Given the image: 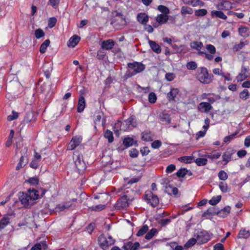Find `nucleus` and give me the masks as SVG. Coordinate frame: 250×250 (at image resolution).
Instances as JSON below:
<instances>
[{
  "label": "nucleus",
  "mask_w": 250,
  "mask_h": 250,
  "mask_svg": "<svg viewBox=\"0 0 250 250\" xmlns=\"http://www.w3.org/2000/svg\"><path fill=\"white\" fill-rule=\"evenodd\" d=\"M238 133V131H236L231 135L226 136L224 139V141L226 143H229L230 141L235 138V136Z\"/></svg>",
  "instance_id": "nucleus-53"
},
{
  "label": "nucleus",
  "mask_w": 250,
  "mask_h": 250,
  "mask_svg": "<svg viewBox=\"0 0 250 250\" xmlns=\"http://www.w3.org/2000/svg\"><path fill=\"white\" fill-rule=\"evenodd\" d=\"M158 233V230L156 229L152 228L145 235V239L150 240Z\"/></svg>",
  "instance_id": "nucleus-36"
},
{
  "label": "nucleus",
  "mask_w": 250,
  "mask_h": 250,
  "mask_svg": "<svg viewBox=\"0 0 250 250\" xmlns=\"http://www.w3.org/2000/svg\"><path fill=\"white\" fill-rule=\"evenodd\" d=\"M194 157L193 156H185L179 157L178 160L185 164H190L193 162Z\"/></svg>",
  "instance_id": "nucleus-28"
},
{
  "label": "nucleus",
  "mask_w": 250,
  "mask_h": 250,
  "mask_svg": "<svg viewBox=\"0 0 250 250\" xmlns=\"http://www.w3.org/2000/svg\"><path fill=\"white\" fill-rule=\"evenodd\" d=\"M218 176L220 180L222 181L226 180L228 178L227 173L223 170H220L218 173Z\"/></svg>",
  "instance_id": "nucleus-49"
},
{
  "label": "nucleus",
  "mask_w": 250,
  "mask_h": 250,
  "mask_svg": "<svg viewBox=\"0 0 250 250\" xmlns=\"http://www.w3.org/2000/svg\"><path fill=\"white\" fill-rule=\"evenodd\" d=\"M18 197L19 201L21 202V204L25 208H28L32 205V203H30V201L31 200L30 199H29V197L27 193L19 192L18 193Z\"/></svg>",
  "instance_id": "nucleus-9"
},
{
  "label": "nucleus",
  "mask_w": 250,
  "mask_h": 250,
  "mask_svg": "<svg viewBox=\"0 0 250 250\" xmlns=\"http://www.w3.org/2000/svg\"><path fill=\"white\" fill-rule=\"evenodd\" d=\"M250 236V232L247 230L245 229H241L238 235L239 238L247 239Z\"/></svg>",
  "instance_id": "nucleus-31"
},
{
  "label": "nucleus",
  "mask_w": 250,
  "mask_h": 250,
  "mask_svg": "<svg viewBox=\"0 0 250 250\" xmlns=\"http://www.w3.org/2000/svg\"><path fill=\"white\" fill-rule=\"evenodd\" d=\"M82 140L83 138L81 136H75L73 137L67 146V150H74L81 144Z\"/></svg>",
  "instance_id": "nucleus-10"
},
{
  "label": "nucleus",
  "mask_w": 250,
  "mask_h": 250,
  "mask_svg": "<svg viewBox=\"0 0 250 250\" xmlns=\"http://www.w3.org/2000/svg\"><path fill=\"white\" fill-rule=\"evenodd\" d=\"M219 187L221 191L223 193L227 192L228 190V185L223 182L219 183Z\"/></svg>",
  "instance_id": "nucleus-56"
},
{
  "label": "nucleus",
  "mask_w": 250,
  "mask_h": 250,
  "mask_svg": "<svg viewBox=\"0 0 250 250\" xmlns=\"http://www.w3.org/2000/svg\"><path fill=\"white\" fill-rule=\"evenodd\" d=\"M131 203V202L128 201V199L123 195L118 199L114 205V208L117 210L123 209L128 207Z\"/></svg>",
  "instance_id": "nucleus-8"
},
{
  "label": "nucleus",
  "mask_w": 250,
  "mask_h": 250,
  "mask_svg": "<svg viewBox=\"0 0 250 250\" xmlns=\"http://www.w3.org/2000/svg\"><path fill=\"white\" fill-rule=\"evenodd\" d=\"M50 41L49 39L46 40L40 46V52L43 54L46 52L47 47L49 45Z\"/></svg>",
  "instance_id": "nucleus-35"
},
{
  "label": "nucleus",
  "mask_w": 250,
  "mask_h": 250,
  "mask_svg": "<svg viewBox=\"0 0 250 250\" xmlns=\"http://www.w3.org/2000/svg\"><path fill=\"white\" fill-rule=\"evenodd\" d=\"M45 35V33L42 29L38 28L35 31V36L36 39H39Z\"/></svg>",
  "instance_id": "nucleus-48"
},
{
  "label": "nucleus",
  "mask_w": 250,
  "mask_h": 250,
  "mask_svg": "<svg viewBox=\"0 0 250 250\" xmlns=\"http://www.w3.org/2000/svg\"><path fill=\"white\" fill-rule=\"evenodd\" d=\"M157 9L162 13V14L168 15L170 12L167 7L163 5H159Z\"/></svg>",
  "instance_id": "nucleus-44"
},
{
  "label": "nucleus",
  "mask_w": 250,
  "mask_h": 250,
  "mask_svg": "<svg viewBox=\"0 0 250 250\" xmlns=\"http://www.w3.org/2000/svg\"><path fill=\"white\" fill-rule=\"evenodd\" d=\"M210 15L212 18H219L223 20H226L227 19V16L221 11H211Z\"/></svg>",
  "instance_id": "nucleus-25"
},
{
  "label": "nucleus",
  "mask_w": 250,
  "mask_h": 250,
  "mask_svg": "<svg viewBox=\"0 0 250 250\" xmlns=\"http://www.w3.org/2000/svg\"><path fill=\"white\" fill-rule=\"evenodd\" d=\"M162 142L160 140H155L153 141L151 144V147L154 149H157L159 148L160 147L162 146Z\"/></svg>",
  "instance_id": "nucleus-60"
},
{
  "label": "nucleus",
  "mask_w": 250,
  "mask_h": 250,
  "mask_svg": "<svg viewBox=\"0 0 250 250\" xmlns=\"http://www.w3.org/2000/svg\"><path fill=\"white\" fill-rule=\"evenodd\" d=\"M148 230V226L146 225H143L142 227L138 230L136 235L138 237L143 236L147 232Z\"/></svg>",
  "instance_id": "nucleus-41"
},
{
  "label": "nucleus",
  "mask_w": 250,
  "mask_h": 250,
  "mask_svg": "<svg viewBox=\"0 0 250 250\" xmlns=\"http://www.w3.org/2000/svg\"><path fill=\"white\" fill-rule=\"evenodd\" d=\"M179 92V89L171 88L170 91L167 94V98L169 102L174 101L175 98Z\"/></svg>",
  "instance_id": "nucleus-18"
},
{
  "label": "nucleus",
  "mask_w": 250,
  "mask_h": 250,
  "mask_svg": "<svg viewBox=\"0 0 250 250\" xmlns=\"http://www.w3.org/2000/svg\"><path fill=\"white\" fill-rule=\"evenodd\" d=\"M86 105V102L83 96H81L78 100V104L77 106V112L79 113L82 112Z\"/></svg>",
  "instance_id": "nucleus-19"
},
{
  "label": "nucleus",
  "mask_w": 250,
  "mask_h": 250,
  "mask_svg": "<svg viewBox=\"0 0 250 250\" xmlns=\"http://www.w3.org/2000/svg\"><path fill=\"white\" fill-rule=\"evenodd\" d=\"M221 198L222 197L221 195L213 196L210 200H209L208 203L211 205H216L221 201Z\"/></svg>",
  "instance_id": "nucleus-40"
},
{
  "label": "nucleus",
  "mask_w": 250,
  "mask_h": 250,
  "mask_svg": "<svg viewBox=\"0 0 250 250\" xmlns=\"http://www.w3.org/2000/svg\"><path fill=\"white\" fill-rule=\"evenodd\" d=\"M208 160L206 158H198L195 160V163L198 166H204L207 165Z\"/></svg>",
  "instance_id": "nucleus-38"
},
{
  "label": "nucleus",
  "mask_w": 250,
  "mask_h": 250,
  "mask_svg": "<svg viewBox=\"0 0 250 250\" xmlns=\"http://www.w3.org/2000/svg\"><path fill=\"white\" fill-rule=\"evenodd\" d=\"M112 15L113 18L112 19L111 24L114 26L117 25V24L116 23V21H118V19H117V17L120 19L121 22H125V17L121 12L115 10L112 12Z\"/></svg>",
  "instance_id": "nucleus-14"
},
{
  "label": "nucleus",
  "mask_w": 250,
  "mask_h": 250,
  "mask_svg": "<svg viewBox=\"0 0 250 250\" xmlns=\"http://www.w3.org/2000/svg\"><path fill=\"white\" fill-rule=\"evenodd\" d=\"M250 95V94L249 91L247 89H245L240 93L239 97L240 99L246 100L249 98Z\"/></svg>",
  "instance_id": "nucleus-47"
},
{
  "label": "nucleus",
  "mask_w": 250,
  "mask_h": 250,
  "mask_svg": "<svg viewBox=\"0 0 250 250\" xmlns=\"http://www.w3.org/2000/svg\"><path fill=\"white\" fill-rule=\"evenodd\" d=\"M57 22V19L55 17L50 18L48 20V26L51 28L54 27Z\"/></svg>",
  "instance_id": "nucleus-61"
},
{
  "label": "nucleus",
  "mask_w": 250,
  "mask_h": 250,
  "mask_svg": "<svg viewBox=\"0 0 250 250\" xmlns=\"http://www.w3.org/2000/svg\"><path fill=\"white\" fill-rule=\"evenodd\" d=\"M123 148L119 147L118 149L124 150L129 147L134 146H138L137 141L134 140L132 137L127 136L124 138L123 140Z\"/></svg>",
  "instance_id": "nucleus-12"
},
{
  "label": "nucleus",
  "mask_w": 250,
  "mask_h": 250,
  "mask_svg": "<svg viewBox=\"0 0 250 250\" xmlns=\"http://www.w3.org/2000/svg\"><path fill=\"white\" fill-rule=\"evenodd\" d=\"M212 108V106L209 103L207 102H201L198 106L197 109L198 111L202 113H207L209 112Z\"/></svg>",
  "instance_id": "nucleus-15"
},
{
  "label": "nucleus",
  "mask_w": 250,
  "mask_h": 250,
  "mask_svg": "<svg viewBox=\"0 0 250 250\" xmlns=\"http://www.w3.org/2000/svg\"><path fill=\"white\" fill-rule=\"evenodd\" d=\"M172 47L177 52L181 53L185 48V46L184 45H180V46H178L177 44H174L172 45Z\"/></svg>",
  "instance_id": "nucleus-63"
},
{
  "label": "nucleus",
  "mask_w": 250,
  "mask_h": 250,
  "mask_svg": "<svg viewBox=\"0 0 250 250\" xmlns=\"http://www.w3.org/2000/svg\"><path fill=\"white\" fill-rule=\"evenodd\" d=\"M27 182L32 186H36L39 184V180L37 177H32L27 180Z\"/></svg>",
  "instance_id": "nucleus-62"
},
{
  "label": "nucleus",
  "mask_w": 250,
  "mask_h": 250,
  "mask_svg": "<svg viewBox=\"0 0 250 250\" xmlns=\"http://www.w3.org/2000/svg\"><path fill=\"white\" fill-rule=\"evenodd\" d=\"M98 243L100 248L103 250H108L109 247L114 244L115 240L110 235L107 238L103 233L98 238Z\"/></svg>",
  "instance_id": "nucleus-3"
},
{
  "label": "nucleus",
  "mask_w": 250,
  "mask_h": 250,
  "mask_svg": "<svg viewBox=\"0 0 250 250\" xmlns=\"http://www.w3.org/2000/svg\"><path fill=\"white\" fill-rule=\"evenodd\" d=\"M137 20L142 25H146L148 21L149 17L145 13H140L137 15Z\"/></svg>",
  "instance_id": "nucleus-17"
},
{
  "label": "nucleus",
  "mask_w": 250,
  "mask_h": 250,
  "mask_svg": "<svg viewBox=\"0 0 250 250\" xmlns=\"http://www.w3.org/2000/svg\"><path fill=\"white\" fill-rule=\"evenodd\" d=\"M236 152V150L231 148H228L222 155V160L224 162V165H226L231 160L232 156Z\"/></svg>",
  "instance_id": "nucleus-13"
},
{
  "label": "nucleus",
  "mask_w": 250,
  "mask_h": 250,
  "mask_svg": "<svg viewBox=\"0 0 250 250\" xmlns=\"http://www.w3.org/2000/svg\"><path fill=\"white\" fill-rule=\"evenodd\" d=\"M127 185L119 189L118 192L123 191V196L128 199V201L132 202L137 195V191L130 187H127Z\"/></svg>",
  "instance_id": "nucleus-6"
},
{
  "label": "nucleus",
  "mask_w": 250,
  "mask_h": 250,
  "mask_svg": "<svg viewBox=\"0 0 250 250\" xmlns=\"http://www.w3.org/2000/svg\"><path fill=\"white\" fill-rule=\"evenodd\" d=\"M221 154L220 152H217L213 154H208L206 155L205 157L207 158L211 159V160H214V159H218L220 158L221 156Z\"/></svg>",
  "instance_id": "nucleus-58"
},
{
  "label": "nucleus",
  "mask_w": 250,
  "mask_h": 250,
  "mask_svg": "<svg viewBox=\"0 0 250 250\" xmlns=\"http://www.w3.org/2000/svg\"><path fill=\"white\" fill-rule=\"evenodd\" d=\"M160 118L162 122H165L166 124H169L171 122V118L169 114L162 112L160 115Z\"/></svg>",
  "instance_id": "nucleus-29"
},
{
  "label": "nucleus",
  "mask_w": 250,
  "mask_h": 250,
  "mask_svg": "<svg viewBox=\"0 0 250 250\" xmlns=\"http://www.w3.org/2000/svg\"><path fill=\"white\" fill-rule=\"evenodd\" d=\"M230 212V207L229 206L225 207L223 209H218L217 215L220 217L225 218L227 217Z\"/></svg>",
  "instance_id": "nucleus-22"
},
{
  "label": "nucleus",
  "mask_w": 250,
  "mask_h": 250,
  "mask_svg": "<svg viewBox=\"0 0 250 250\" xmlns=\"http://www.w3.org/2000/svg\"><path fill=\"white\" fill-rule=\"evenodd\" d=\"M144 200L153 208L157 207L159 204V199L157 195L153 194L150 190H146L144 195Z\"/></svg>",
  "instance_id": "nucleus-5"
},
{
  "label": "nucleus",
  "mask_w": 250,
  "mask_h": 250,
  "mask_svg": "<svg viewBox=\"0 0 250 250\" xmlns=\"http://www.w3.org/2000/svg\"><path fill=\"white\" fill-rule=\"evenodd\" d=\"M197 241V238H191L185 244V247L186 248L191 247L194 246Z\"/></svg>",
  "instance_id": "nucleus-46"
},
{
  "label": "nucleus",
  "mask_w": 250,
  "mask_h": 250,
  "mask_svg": "<svg viewBox=\"0 0 250 250\" xmlns=\"http://www.w3.org/2000/svg\"><path fill=\"white\" fill-rule=\"evenodd\" d=\"M149 45L153 52L157 54H160L161 52V48L155 41L149 40L148 41Z\"/></svg>",
  "instance_id": "nucleus-24"
},
{
  "label": "nucleus",
  "mask_w": 250,
  "mask_h": 250,
  "mask_svg": "<svg viewBox=\"0 0 250 250\" xmlns=\"http://www.w3.org/2000/svg\"><path fill=\"white\" fill-rule=\"evenodd\" d=\"M106 55V52L102 48H101L97 51L96 58L100 61H103L104 60Z\"/></svg>",
  "instance_id": "nucleus-32"
},
{
  "label": "nucleus",
  "mask_w": 250,
  "mask_h": 250,
  "mask_svg": "<svg viewBox=\"0 0 250 250\" xmlns=\"http://www.w3.org/2000/svg\"><path fill=\"white\" fill-rule=\"evenodd\" d=\"M27 163V162L25 158H24V156H22L21 157L20 161L16 167V169L19 170L21 168L24 167V166L26 165Z\"/></svg>",
  "instance_id": "nucleus-39"
},
{
  "label": "nucleus",
  "mask_w": 250,
  "mask_h": 250,
  "mask_svg": "<svg viewBox=\"0 0 250 250\" xmlns=\"http://www.w3.org/2000/svg\"><path fill=\"white\" fill-rule=\"evenodd\" d=\"M81 38L77 35H73L70 38L67 42L69 47H74L80 41Z\"/></svg>",
  "instance_id": "nucleus-20"
},
{
  "label": "nucleus",
  "mask_w": 250,
  "mask_h": 250,
  "mask_svg": "<svg viewBox=\"0 0 250 250\" xmlns=\"http://www.w3.org/2000/svg\"><path fill=\"white\" fill-rule=\"evenodd\" d=\"M238 32L240 36L242 37H248L249 34L248 33V28L244 26H241L238 29Z\"/></svg>",
  "instance_id": "nucleus-45"
},
{
  "label": "nucleus",
  "mask_w": 250,
  "mask_h": 250,
  "mask_svg": "<svg viewBox=\"0 0 250 250\" xmlns=\"http://www.w3.org/2000/svg\"><path fill=\"white\" fill-rule=\"evenodd\" d=\"M140 152L143 156H145L148 154L150 150L147 146H144L141 148Z\"/></svg>",
  "instance_id": "nucleus-64"
},
{
  "label": "nucleus",
  "mask_w": 250,
  "mask_h": 250,
  "mask_svg": "<svg viewBox=\"0 0 250 250\" xmlns=\"http://www.w3.org/2000/svg\"><path fill=\"white\" fill-rule=\"evenodd\" d=\"M193 12V10L191 7L186 6H183L181 7V14L183 16H185L187 14H192Z\"/></svg>",
  "instance_id": "nucleus-33"
},
{
  "label": "nucleus",
  "mask_w": 250,
  "mask_h": 250,
  "mask_svg": "<svg viewBox=\"0 0 250 250\" xmlns=\"http://www.w3.org/2000/svg\"><path fill=\"white\" fill-rule=\"evenodd\" d=\"M171 222V219L170 218H163L160 219L158 221V223L162 227H164L169 224Z\"/></svg>",
  "instance_id": "nucleus-52"
},
{
  "label": "nucleus",
  "mask_w": 250,
  "mask_h": 250,
  "mask_svg": "<svg viewBox=\"0 0 250 250\" xmlns=\"http://www.w3.org/2000/svg\"><path fill=\"white\" fill-rule=\"evenodd\" d=\"M206 48L211 54H214L216 53V48L215 46L212 44H209L206 45Z\"/></svg>",
  "instance_id": "nucleus-59"
},
{
  "label": "nucleus",
  "mask_w": 250,
  "mask_h": 250,
  "mask_svg": "<svg viewBox=\"0 0 250 250\" xmlns=\"http://www.w3.org/2000/svg\"><path fill=\"white\" fill-rule=\"evenodd\" d=\"M71 206L70 202H65L62 204L57 205L55 208L56 212H60L63 211L65 209L68 208Z\"/></svg>",
  "instance_id": "nucleus-26"
},
{
  "label": "nucleus",
  "mask_w": 250,
  "mask_h": 250,
  "mask_svg": "<svg viewBox=\"0 0 250 250\" xmlns=\"http://www.w3.org/2000/svg\"><path fill=\"white\" fill-rule=\"evenodd\" d=\"M46 190L44 188H41L40 190H36L33 188H30L28 190L29 199L31 201L38 199L44 196Z\"/></svg>",
  "instance_id": "nucleus-7"
},
{
  "label": "nucleus",
  "mask_w": 250,
  "mask_h": 250,
  "mask_svg": "<svg viewBox=\"0 0 250 250\" xmlns=\"http://www.w3.org/2000/svg\"><path fill=\"white\" fill-rule=\"evenodd\" d=\"M157 96L154 92H150L148 95V101L151 104H154L157 101Z\"/></svg>",
  "instance_id": "nucleus-50"
},
{
  "label": "nucleus",
  "mask_w": 250,
  "mask_h": 250,
  "mask_svg": "<svg viewBox=\"0 0 250 250\" xmlns=\"http://www.w3.org/2000/svg\"><path fill=\"white\" fill-rule=\"evenodd\" d=\"M104 137L108 140V142L109 143H112L114 141L113 132L108 129H107L105 131Z\"/></svg>",
  "instance_id": "nucleus-34"
},
{
  "label": "nucleus",
  "mask_w": 250,
  "mask_h": 250,
  "mask_svg": "<svg viewBox=\"0 0 250 250\" xmlns=\"http://www.w3.org/2000/svg\"><path fill=\"white\" fill-rule=\"evenodd\" d=\"M90 208L92 210L96 211H100L105 208V205L100 204L96 206H93Z\"/></svg>",
  "instance_id": "nucleus-54"
},
{
  "label": "nucleus",
  "mask_w": 250,
  "mask_h": 250,
  "mask_svg": "<svg viewBox=\"0 0 250 250\" xmlns=\"http://www.w3.org/2000/svg\"><path fill=\"white\" fill-rule=\"evenodd\" d=\"M245 45V44L243 42H240L239 43L236 44L233 46L232 50L233 51L235 52L238 51L242 49L244 47Z\"/></svg>",
  "instance_id": "nucleus-57"
},
{
  "label": "nucleus",
  "mask_w": 250,
  "mask_h": 250,
  "mask_svg": "<svg viewBox=\"0 0 250 250\" xmlns=\"http://www.w3.org/2000/svg\"><path fill=\"white\" fill-rule=\"evenodd\" d=\"M48 249V245L46 241H41L40 243L35 244L30 250H46Z\"/></svg>",
  "instance_id": "nucleus-21"
},
{
  "label": "nucleus",
  "mask_w": 250,
  "mask_h": 250,
  "mask_svg": "<svg viewBox=\"0 0 250 250\" xmlns=\"http://www.w3.org/2000/svg\"><path fill=\"white\" fill-rule=\"evenodd\" d=\"M213 78V75L208 73L206 67H201L197 69V78L201 83L209 84L212 82Z\"/></svg>",
  "instance_id": "nucleus-2"
},
{
  "label": "nucleus",
  "mask_w": 250,
  "mask_h": 250,
  "mask_svg": "<svg viewBox=\"0 0 250 250\" xmlns=\"http://www.w3.org/2000/svg\"><path fill=\"white\" fill-rule=\"evenodd\" d=\"M153 133L150 131H145L142 133V139L146 142H151L153 141Z\"/></svg>",
  "instance_id": "nucleus-23"
},
{
  "label": "nucleus",
  "mask_w": 250,
  "mask_h": 250,
  "mask_svg": "<svg viewBox=\"0 0 250 250\" xmlns=\"http://www.w3.org/2000/svg\"><path fill=\"white\" fill-rule=\"evenodd\" d=\"M188 171L189 170H188L187 168H182L177 171L176 175L178 177L183 178L188 173Z\"/></svg>",
  "instance_id": "nucleus-42"
},
{
  "label": "nucleus",
  "mask_w": 250,
  "mask_h": 250,
  "mask_svg": "<svg viewBox=\"0 0 250 250\" xmlns=\"http://www.w3.org/2000/svg\"><path fill=\"white\" fill-rule=\"evenodd\" d=\"M73 158L78 172L80 174L83 173L86 168V165L83 161V155L76 151L73 153Z\"/></svg>",
  "instance_id": "nucleus-4"
},
{
  "label": "nucleus",
  "mask_w": 250,
  "mask_h": 250,
  "mask_svg": "<svg viewBox=\"0 0 250 250\" xmlns=\"http://www.w3.org/2000/svg\"><path fill=\"white\" fill-rule=\"evenodd\" d=\"M168 20V15L159 14L156 17V21L161 25L166 23Z\"/></svg>",
  "instance_id": "nucleus-27"
},
{
  "label": "nucleus",
  "mask_w": 250,
  "mask_h": 250,
  "mask_svg": "<svg viewBox=\"0 0 250 250\" xmlns=\"http://www.w3.org/2000/svg\"><path fill=\"white\" fill-rule=\"evenodd\" d=\"M195 236L196 237L199 244L206 243L210 239L209 233L204 230L199 231Z\"/></svg>",
  "instance_id": "nucleus-11"
},
{
  "label": "nucleus",
  "mask_w": 250,
  "mask_h": 250,
  "mask_svg": "<svg viewBox=\"0 0 250 250\" xmlns=\"http://www.w3.org/2000/svg\"><path fill=\"white\" fill-rule=\"evenodd\" d=\"M208 11L206 9H200L194 11V15L197 17H202L206 15Z\"/></svg>",
  "instance_id": "nucleus-37"
},
{
  "label": "nucleus",
  "mask_w": 250,
  "mask_h": 250,
  "mask_svg": "<svg viewBox=\"0 0 250 250\" xmlns=\"http://www.w3.org/2000/svg\"><path fill=\"white\" fill-rule=\"evenodd\" d=\"M33 118V113L31 112H27L25 116L23 122L25 123H30L32 121V119Z\"/></svg>",
  "instance_id": "nucleus-51"
},
{
  "label": "nucleus",
  "mask_w": 250,
  "mask_h": 250,
  "mask_svg": "<svg viewBox=\"0 0 250 250\" xmlns=\"http://www.w3.org/2000/svg\"><path fill=\"white\" fill-rule=\"evenodd\" d=\"M190 46L191 48L200 51L203 47V44L201 42L194 41L190 42Z\"/></svg>",
  "instance_id": "nucleus-30"
},
{
  "label": "nucleus",
  "mask_w": 250,
  "mask_h": 250,
  "mask_svg": "<svg viewBox=\"0 0 250 250\" xmlns=\"http://www.w3.org/2000/svg\"><path fill=\"white\" fill-rule=\"evenodd\" d=\"M10 218L8 217L2 218L0 221V229L4 228L10 222Z\"/></svg>",
  "instance_id": "nucleus-43"
},
{
  "label": "nucleus",
  "mask_w": 250,
  "mask_h": 250,
  "mask_svg": "<svg viewBox=\"0 0 250 250\" xmlns=\"http://www.w3.org/2000/svg\"><path fill=\"white\" fill-rule=\"evenodd\" d=\"M115 42L111 39H108L102 42L101 48L105 50H111L114 46Z\"/></svg>",
  "instance_id": "nucleus-16"
},
{
  "label": "nucleus",
  "mask_w": 250,
  "mask_h": 250,
  "mask_svg": "<svg viewBox=\"0 0 250 250\" xmlns=\"http://www.w3.org/2000/svg\"><path fill=\"white\" fill-rule=\"evenodd\" d=\"M127 65L129 69L133 70V71L128 70L126 71L124 76L125 80H127L137 74L143 72L146 68V65L141 62H128Z\"/></svg>",
  "instance_id": "nucleus-1"
},
{
  "label": "nucleus",
  "mask_w": 250,
  "mask_h": 250,
  "mask_svg": "<svg viewBox=\"0 0 250 250\" xmlns=\"http://www.w3.org/2000/svg\"><path fill=\"white\" fill-rule=\"evenodd\" d=\"M187 67L189 70H195L197 67V64L194 61H190L187 63Z\"/></svg>",
  "instance_id": "nucleus-55"
}]
</instances>
